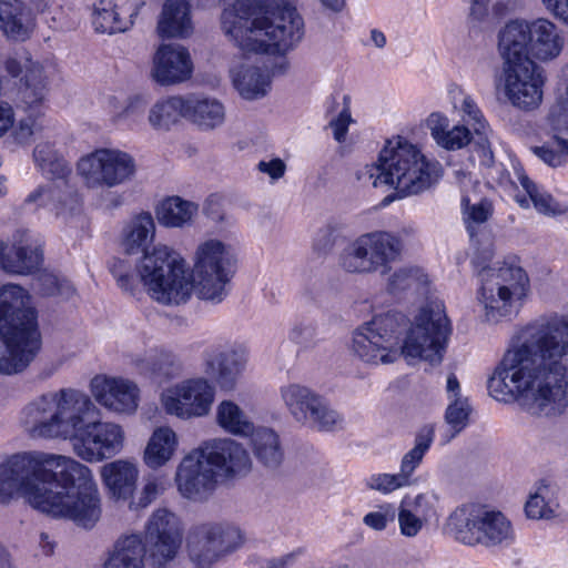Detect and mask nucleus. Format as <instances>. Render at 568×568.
<instances>
[{
  "mask_svg": "<svg viewBox=\"0 0 568 568\" xmlns=\"http://www.w3.org/2000/svg\"><path fill=\"white\" fill-rule=\"evenodd\" d=\"M568 316L550 314L523 326L511 337L488 379L498 402L519 400L531 415L558 417L568 409Z\"/></svg>",
  "mask_w": 568,
  "mask_h": 568,
  "instance_id": "nucleus-1",
  "label": "nucleus"
},
{
  "mask_svg": "<svg viewBox=\"0 0 568 568\" xmlns=\"http://www.w3.org/2000/svg\"><path fill=\"white\" fill-rule=\"evenodd\" d=\"M22 498L32 508L91 529L102 515L92 470L72 457L29 452L0 463V505Z\"/></svg>",
  "mask_w": 568,
  "mask_h": 568,
  "instance_id": "nucleus-2",
  "label": "nucleus"
},
{
  "mask_svg": "<svg viewBox=\"0 0 568 568\" xmlns=\"http://www.w3.org/2000/svg\"><path fill=\"white\" fill-rule=\"evenodd\" d=\"M95 406L81 390L63 388L24 406L21 422L32 438L70 439L74 454L98 463L121 453L125 432L113 422L89 420Z\"/></svg>",
  "mask_w": 568,
  "mask_h": 568,
  "instance_id": "nucleus-3",
  "label": "nucleus"
},
{
  "mask_svg": "<svg viewBox=\"0 0 568 568\" xmlns=\"http://www.w3.org/2000/svg\"><path fill=\"white\" fill-rule=\"evenodd\" d=\"M154 235L152 215L148 212L134 215L122 230V246L128 254L143 253L136 266L138 276L130 264L119 258L110 262V271L123 291L133 293L139 277L154 301L164 305L185 303L192 293L186 263L165 245H156L148 251Z\"/></svg>",
  "mask_w": 568,
  "mask_h": 568,
  "instance_id": "nucleus-4",
  "label": "nucleus"
},
{
  "mask_svg": "<svg viewBox=\"0 0 568 568\" xmlns=\"http://www.w3.org/2000/svg\"><path fill=\"white\" fill-rule=\"evenodd\" d=\"M221 27L243 52L286 53L304 37V20L295 7L262 12L255 0H235L224 8Z\"/></svg>",
  "mask_w": 568,
  "mask_h": 568,
  "instance_id": "nucleus-5",
  "label": "nucleus"
},
{
  "mask_svg": "<svg viewBox=\"0 0 568 568\" xmlns=\"http://www.w3.org/2000/svg\"><path fill=\"white\" fill-rule=\"evenodd\" d=\"M442 176V165L403 136L386 141L376 163L358 170L356 178L374 187L389 185L400 197L418 195L433 187Z\"/></svg>",
  "mask_w": 568,
  "mask_h": 568,
  "instance_id": "nucleus-6",
  "label": "nucleus"
},
{
  "mask_svg": "<svg viewBox=\"0 0 568 568\" xmlns=\"http://www.w3.org/2000/svg\"><path fill=\"white\" fill-rule=\"evenodd\" d=\"M0 339L7 355L0 357V373L22 372L40 348L37 313L29 293L17 284L0 288Z\"/></svg>",
  "mask_w": 568,
  "mask_h": 568,
  "instance_id": "nucleus-7",
  "label": "nucleus"
},
{
  "mask_svg": "<svg viewBox=\"0 0 568 568\" xmlns=\"http://www.w3.org/2000/svg\"><path fill=\"white\" fill-rule=\"evenodd\" d=\"M478 301L483 305L484 320L496 324L516 314L530 292L526 271L517 265L504 264L498 268L481 267Z\"/></svg>",
  "mask_w": 568,
  "mask_h": 568,
  "instance_id": "nucleus-8",
  "label": "nucleus"
},
{
  "mask_svg": "<svg viewBox=\"0 0 568 568\" xmlns=\"http://www.w3.org/2000/svg\"><path fill=\"white\" fill-rule=\"evenodd\" d=\"M565 44L564 30L548 18L513 20L498 33V48L540 62L557 59Z\"/></svg>",
  "mask_w": 568,
  "mask_h": 568,
  "instance_id": "nucleus-9",
  "label": "nucleus"
},
{
  "mask_svg": "<svg viewBox=\"0 0 568 568\" xmlns=\"http://www.w3.org/2000/svg\"><path fill=\"white\" fill-rule=\"evenodd\" d=\"M445 528L457 541L468 546H509L515 539L513 525L503 513L476 505L456 508Z\"/></svg>",
  "mask_w": 568,
  "mask_h": 568,
  "instance_id": "nucleus-10",
  "label": "nucleus"
},
{
  "mask_svg": "<svg viewBox=\"0 0 568 568\" xmlns=\"http://www.w3.org/2000/svg\"><path fill=\"white\" fill-rule=\"evenodd\" d=\"M452 326L444 304L429 302L415 317L403 344L399 343L400 356L407 361L418 359L438 365L444 358Z\"/></svg>",
  "mask_w": 568,
  "mask_h": 568,
  "instance_id": "nucleus-11",
  "label": "nucleus"
},
{
  "mask_svg": "<svg viewBox=\"0 0 568 568\" xmlns=\"http://www.w3.org/2000/svg\"><path fill=\"white\" fill-rule=\"evenodd\" d=\"M405 328L406 318L400 313L376 315L354 331L352 352L367 364L394 363L400 357L399 341Z\"/></svg>",
  "mask_w": 568,
  "mask_h": 568,
  "instance_id": "nucleus-12",
  "label": "nucleus"
},
{
  "mask_svg": "<svg viewBox=\"0 0 568 568\" xmlns=\"http://www.w3.org/2000/svg\"><path fill=\"white\" fill-rule=\"evenodd\" d=\"M503 60L498 88L507 101L525 112L534 111L542 102L545 77L542 69L528 55L498 48Z\"/></svg>",
  "mask_w": 568,
  "mask_h": 568,
  "instance_id": "nucleus-13",
  "label": "nucleus"
},
{
  "mask_svg": "<svg viewBox=\"0 0 568 568\" xmlns=\"http://www.w3.org/2000/svg\"><path fill=\"white\" fill-rule=\"evenodd\" d=\"M235 255L231 245L210 239L202 242L194 256L193 281L186 271V275L195 286L201 300L212 303L222 302L227 295L226 285L232 276V265Z\"/></svg>",
  "mask_w": 568,
  "mask_h": 568,
  "instance_id": "nucleus-14",
  "label": "nucleus"
},
{
  "mask_svg": "<svg viewBox=\"0 0 568 568\" xmlns=\"http://www.w3.org/2000/svg\"><path fill=\"white\" fill-rule=\"evenodd\" d=\"M402 248L400 239L389 232L365 233L343 250L339 265L348 273L386 274L399 258Z\"/></svg>",
  "mask_w": 568,
  "mask_h": 568,
  "instance_id": "nucleus-15",
  "label": "nucleus"
},
{
  "mask_svg": "<svg viewBox=\"0 0 568 568\" xmlns=\"http://www.w3.org/2000/svg\"><path fill=\"white\" fill-rule=\"evenodd\" d=\"M280 398L291 417L298 424L318 432L344 428V417L310 387L288 383L280 387Z\"/></svg>",
  "mask_w": 568,
  "mask_h": 568,
  "instance_id": "nucleus-16",
  "label": "nucleus"
},
{
  "mask_svg": "<svg viewBox=\"0 0 568 568\" xmlns=\"http://www.w3.org/2000/svg\"><path fill=\"white\" fill-rule=\"evenodd\" d=\"M77 172L88 189H113L134 179L136 163L124 151L101 148L81 156Z\"/></svg>",
  "mask_w": 568,
  "mask_h": 568,
  "instance_id": "nucleus-17",
  "label": "nucleus"
},
{
  "mask_svg": "<svg viewBox=\"0 0 568 568\" xmlns=\"http://www.w3.org/2000/svg\"><path fill=\"white\" fill-rule=\"evenodd\" d=\"M242 544L241 530L224 523L194 526L186 538V554L193 568H214Z\"/></svg>",
  "mask_w": 568,
  "mask_h": 568,
  "instance_id": "nucleus-18",
  "label": "nucleus"
},
{
  "mask_svg": "<svg viewBox=\"0 0 568 568\" xmlns=\"http://www.w3.org/2000/svg\"><path fill=\"white\" fill-rule=\"evenodd\" d=\"M7 72L13 78H20L19 104L24 111L43 109L49 94L50 82L55 73L51 61L33 60L28 51L16 53L4 63Z\"/></svg>",
  "mask_w": 568,
  "mask_h": 568,
  "instance_id": "nucleus-19",
  "label": "nucleus"
},
{
  "mask_svg": "<svg viewBox=\"0 0 568 568\" xmlns=\"http://www.w3.org/2000/svg\"><path fill=\"white\" fill-rule=\"evenodd\" d=\"M215 390L204 377L182 381L161 394V404L166 414L181 419L206 416L214 402Z\"/></svg>",
  "mask_w": 568,
  "mask_h": 568,
  "instance_id": "nucleus-20",
  "label": "nucleus"
},
{
  "mask_svg": "<svg viewBox=\"0 0 568 568\" xmlns=\"http://www.w3.org/2000/svg\"><path fill=\"white\" fill-rule=\"evenodd\" d=\"M182 538L183 526L180 518L166 508H159L145 525L144 555H149L152 565L165 566L176 557Z\"/></svg>",
  "mask_w": 568,
  "mask_h": 568,
  "instance_id": "nucleus-21",
  "label": "nucleus"
},
{
  "mask_svg": "<svg viewBox=\"0 0 568 568\" xmlns=\"http://www.w3.org/2000/svg\"><path fill=\"white\" fill-rule=\"evenodd\" d=\"M217 481L201 448L186 455L178 466L175 474L179 493L193 501L206 500L215 490Z\"/></svg>",
  "mask_w": 568,
  "mask_h": 568,
  "instance_id": "nucleus-22",
  "label": "nucleus"
},
{
  "mask_svg": "<svg viewBox=\"0 0 568 568\" xmlns=\"http://www.w3.org/2000/svg\"><path fill=\"white\" fill-rule=\"evenodd\" d=\"M193 70V61L185 47L163 43L152 55L150 78L161 87H173L189 81Z\"/></svg>",
  "mask_w": 568,
  "mask_h": 568,
  "instance_id": "nucleus-23",
  "label": "nucleus"
},
{
  "mask_svg": "<svg viewBox=\"0 0 568 568\" xmlns=\"http://www.w3.org/2000/svg\"><path fill=\"white\" fill-rule=\"evenodd\" d=\"M42 261V243L30 231H17L11 245L0 242V267L7 273L32 274L40 268Z\"/></svg>",
  "mask_w": 568,
  "mask_h": 568,
  "instance_id": "nucleus-24",
  "label": "nucleus"
},
{
  "mask_svg": "<svg viewBox=\"0 0 568 568\" xmlns=\"http://www.w3.org/2000/svg\"><path fill=\"white\" fill-rule=\"evenodd\" d=\"M91 393L101 406L112 413L131 415L139 406L140 389L126 378L97 376L91 382Z\"/></svg>",
  "mask_w": 568,
  "mask_h": 568,
  "instance_id": "nucleus-25",
  "label": "nucleus"
},
{
  "mask_svg": "<svg viewBox=\"0 0 568 568\" xmlns=\"http://www.w3.org/2000/svg\"><path fill=\"white\" fill-rule=\"evenodd\" d=\"M245 352L235 346H217L204 354V373L224 392L234 390L245 368Z\"/></svg>",
  "mask_w": 568,
  "mask_h": 568,
  "instance_id": "nucleus-26",
  "label": "nucleus"
},
{
  "mask_svg": "<svg viewBox=\"0 0 568 568\" xmlns=\"http://www.w3.org/2000/svg\"><path fill=\"white\" fill-rule=\"evenodd\" d=\"M24 204L43 207L58 217L68 219L81 212V199L68 179L51 180L30 192Z\"/></svg>",
  "mask_w": 568,
  "mask_h": 568,
  "instance_id": "nucleus-27",
  "label": "nucleus"
},
{
  "mask_svg": "<svg viewBox=\"0 0 568 568\" xmlns=\"http://www.w3.org/2000/svg\"><path fill=\"white\" fill-rule=\"evenodd\" d=\"M201 450L217 480L244 474L251 467L247 450L233 439H215L206 443Z\"/></svg>",
  "mask_w": 568,
  "mask_h": 568,
  "instance_id": "nucleus-28",
  "label": "nucleus"
},
{
  "mask_svg": "<svg viewBox=\"0 0 568 568\" xmlns=\"http://www.w3.org/2000/svg\"><path fill=\"white\" fill-rule=\"evenodd\" d=\"M438 498L432 491L404 497L396 509L399 531L404 537L414 538L436 515Z\"/></svg>",
  "mask_w": 568,
  "mask_h": 568,
  "instance_id": "nucleus-29",
  "label": "nucleus"
},
{
  "mask_svg": "<svg viewBox=\"0 0 568 568\" xmlns=\"http://www.w3.org/2000/svg\"><path fill=\"white\" fill-rule=\"evenodd\" d=\"M132 364L141 375L159 383L176 378L183 373L181 358L173 352L162 348L135 354L132 357Z\"/></svg>",
  "mask_w": 568,
  "mask_h": 568,
  "instance_id": "nucleus-30",
  "label": "nucleus"
},
{
  "mask_svg": "<svg viewBox=\"0 0 568 568\" xmlns=\"http://www.w3.org/2000/svg\"><path fill=\"white\" fill-rule=\"evenodd\" d=\"M101 478L111 496L128 500L132 497L139 477L136 464L130 459H116L101 467Z\"/></svg>",
  "mask_w": 568,
  "mask_h": 568,
  "instance_id": "nucleus-31",
  "label": "nucleus"
},
{
  "mask_svg": "<svg viewBox=\"0 0 568 568\" xmlns=\"http://www.w3.org/2000/svg\"><path fill=\"white\" fill-rule=\"evenodd\" d=\"M230 73L234 88L245 100L264 98L271 90L272 78L267 69L241 63L234 65Z\"/></svg>",
  "mask_w": 568,
  "mask_h": 568,
  "instance_id": "nucleus-32",
  "label": "nucleus"
},
{
  "mask_svg": "<svg viewBox=\"0 0 568 568\" xmlns=\"http://www.w3.org/2000/svg\"><path fill=\"white\" fill-rule=\"evenodd\" d=\"M161 38H185L193 30L191 6L187 0H165L158 20Z\"/></svg>",
  "mask_w": 568,
  "mask_h": 568,
  "instance_id": "nucleus-33",
  "label": "nucleus"
},
{
  "mask_svg": "<svg viewBox=\"0 0 568 568\" xmlns=\"http://www.w3.org/2000/svg\"><path fill=\"white\" fill-rule=\"evenodd\" d=\"M0 28L13 40H26L32 30L31 10L21 0H0Z\"/></svg>",
  "mask_w": 568,
  "mask_h": 568,
  "instance_id": "nucleus-34",
  "label": "nucleus"
},
{
  "mask_svg": "<svg viewBox=\"0 0 568 568\" xmlns=\"http://www.w3.org/2000/svg\"><path fill=\"white\" fill-rule=\"evenodd\" d=\"M186 119L202 130H214L224 123L225 108L217 99L189 95Z\"/></svg>",
  "mask_w": 568,
  "mask_h": 568,
  "instance_id": "nucleus-35",
  "label": "nucleus"
},
{
  "mask_svg": "<svg viewBox=\"0 0 568 568\" xmlns=\"http://www.w3.org/2000/svg\"><path fill=\"white\" fill-rule=\"evenodd\" d=\"M103 568H144V547L140 535L120 537L113 545Z\"/></svg>",
  "mask_w": 568,
  "mask_h": 568,
  "instance_id": "nucleus-36",
  "label": "nucleus"
},
{
  "mask_svg": "<svg viewBox=\"0 0 568 568\" xmlns=\"http://www.w3.org/2000/svg\"><path fill=\"white\" fill-rule=\"evenodd\" d=\"M178 448L175 432L162 426L151 435L143 454L144 464L152 469H158L170 462Z\"/></svg>",
  "mask_w": 568,
  "mask_h": 568,
  "instance_id": "nucleus-37",
  "label": "nucleus"
},
{
  "mask_svg": "<svg viewBox=\"0 0 568 568\" xmlns=\"http://www.w3.org/2000/svg\"><path fill=\"white\" fill-rule=\"evenodd\" d=\"M251 445L256 459L268 468H276L284 458L280 436L275 430L267 427L254 428L251 433Z\"/></svg>",
  "mask_w": 568,
  "mask_h": 568,
  "instance_id": "nucleus-38",
  "label": "nucleus"
},
{
  "mask_svg": "<svg viewBox=\"0 0 568 568\" xmlns=\"http://www.w3.org/2000/svg\"><path fill=\"white\" fill-rule=\"evenodd\" d=\"M33 161L41 173L51 180H69L72 173L63 154L49 141H41L34 146Z\"/></svg>",
  "mask_w": 568,
  "mask_h": 568,
  "instance_id": "nucleus-39",
  "label": "nucleus"
},
{
  "mask_svg": "<svg viewBox=\"0 0 568 568\" xmlns=\"http://www.w3.org/2000/svg\"><path fill=\"white\" fill-rule=\"evenodd\" d=\"M187 97L173 95L156 101L149 111V123L155 130H169L182 118L186 119Z\"/></svg>",
  "mask_w": 568,
  "mask_h": 568,
  "instance_id": "nucleus-40",
  "label": "nucleus"
},
{
  "mask_svg": "<svg viewBox=\"0 0 568 568\" xmlns=\"http://www.w3.org/2000/svg\"><path fill=\"white\" fill-rule=\"evenodd\" d=\"M435 439V428L427 424L420 427L414 437V446L407 450L400 460L399 473L412 486L414 484L413 475L422 465L424 457L430 449Z\"/></svg>",
  "mask_w": 568,
  "mask_h": 568,
  "instance_id": "nucleus-41",
  "label": "nucleus"
},
{
  "mask_svg": "<svg viewBox=\"0 0 568 568\" xmlns=\"http://www.w3.org/2000/svg\"><path fill=\"white\" fill-rule=\"evenodd\" d=\"M217 425L226 433L246 437L254 430V423L248 414L231 399L222 400L216 406Z\"/></svg>",
  "mask_w": 568,
  "mask_h": 568,
  "instance_id": "nucleus-42",
  "label": "nucleus"
},
{
  "mask_svg": "<svg viewBox=\"0 0 568 568\" xmlns=\"http://www.w3.org/2000/svg\"><path fill=\"white\" fill-rule=\"evenodd\" d=\"M197 213V205L179 196L163 200L156 209L159 222L169 227H182L189 224Z\"/></svg>",
  "mask_w": 568,
  "mask_h": 568,
  "instance_id": "nucleus-43",
  "label": "nucleus"
},
{
  "mask_svg": "<svg viewBox=\"0 0 568 568\" xmlns=\"http://www.w3.org/2000/svg\"><path fill=\"white\" fill-rule=\"evenodd\" d=\"M453 106L462 114L464 125L471 126L475 134L490 133V128L475 99L458 90L453 95Z\"/></svg>",
  "mask_w": 568,
  "mask_h": 568,
  "instance_id": "nucleus-44",
  "label": "nucleus"
},
{
  "mask_svg": "<svg viewBox=\"0 0 568 568\" xmlns=\"http://www.w3.org/2000/svg\"><path fill=\"white\" fill-rule=\"evenodd\" d=\"M519 183L529 195L535 209L545 215H558L566 212V209L560 205L549 193L540 190L527 175L524 173L518 176Z\"/></svg>",
  "mask_w": 568,
  "mask_h": 568,
  "instance_id": "nucleus-45",
  "label": "nucleus"
},
{
  "mask_svg": "<svg viewBox=\"0 0 568 568\" xmlns=\"http://www.w3.org/2000/svg\"><path fill=\"white\" fill-rule=\"evenodd\" d=\"M427 282L426 275L418 267L405 266L395 271L388 278V288L392 293H399L410 288H419Z\"/></svg>",
  "mask_w": 568,
  "mask_h": 568,
  "instance_id": "nucleus-46",
  "label": "nucleus"
},
{
  "mask_svg": "<svg viewBox=\"0 0 568 568\" xmlns=\"http://www.w3.org/2000/svg\"><path fill=\"white\" fill-rule=\"evenodd\" d=\"M102 4L115 12L121 31L125 32L134 24V19L144 2L142 0H102Z\"/></svg>",
  "mask_w": 568,
  "mask_h": 568,
  "instance_id": "nucleus-47",
  "label": "nucleus"
},
{
  "mask_svg": "<svg viewBox=\"0 0 568 568\" xmlns=\"http://www.w3.org/2000/svg\"><path fill=\"white\" fill-rule=\"evenodd\" d=\"M550 490L548 486H540L526 501L525 511L531 519H549L555 516L552 504L548 500Z\"/></svg>",
  "mask_w": 568,
  "mask_h": 568,
  "instance_id": "nucleus-48",
  "label": "nucleus"
},
{
  "mask_svg": "<svg viewBox=\"0 0 568 568\" xmlns=\"http://www.w3.org/2000/svg\"><path fill=\"white\" fill-rule=\"evenodd\" d=\"M532 152L549 166H560L568 161V140L556 136L552 145L535 146Z\"/></svg>",
  "mask_w": 568,
  "mask_h": 568,
  "instance_id": "nucleus-49",
  "label": "nucleus"
},
{
  "mask_svg": "<svg viewBox=\"0 0 568 568\" xmlns=\"http://www.w3.org/2000/svg\"><path fill=\"white\" fill-rule=\"evenodd\" d=\"M26 112L27 115L21 118L16 126L11 128L13 129L14 140L20 144L28 143L31 140V138L36 133L40 132L43 128V109H39V113L36 111Z\"/></svg>",
  "mask_w": 568,
  "mask_h": 568,
  "instance_id": "nucleus-50",
  "label": "nucleus"
},
{
  "mask_svg": "<svg viewBox=\"0 0 568 568\" xmlns=\"http://www.w3.org/2000/svg\"><path fill=\"white\" fill-rule=\"evenodd\" d=\"M365 485L367 488L376 490L383 495H387L397 489L409 486L399 471L397 474H372L365 479Z\"/></svg>",
  "mask_w": 568,
  "mask_h": 568,
  "instance_id": "nucleus-51",
  "label": "nucleus"
},
{
  "mask_svg": "<svg viewBox=\"0 0 568 568\" xmlns=\"http://www.w3.org/2000/svg\"><path fill=\"white\" fill-rule=\"evenodd\" d=\"M396 508L393 504L384 503L378 505L375 510L367 513L363 517V524L368 528L382 531L395 521Z\"/></svg>",
  "mask_w": 568,
  "mask_h": 568,
  "instance_id": "nucleus-52",
  "label": "nucleus"
},
{
  "mask_svg": "<svg viewBox=\"0 0 568 568\" xmlns=\"http://www.w3.org/2000/svg\"><path fill=\"white\" fill-rule=\"evenodd\" d=\"M471 412L467 398L457 397L450 403L446 410V422L454 428L455 434L464 429Z\"/></svg>",
  "mask_w": 568,
  "mask_h": 568,
  "instance_id": "nucleus-53",
  "label": "nucleus"
},
{
  "mask_svg": "<svg viewBox=\"0 0 568 568\" xmlns=\"http://www.w3.org/2000/svg\"><path fill=\"white\" fill-rule=\"evenodd\" d=\"M92 23L98 32L110 34L122 32L115 12L104 7L102 0L94 4Z\"/></svg>",
  "mask_w": 568,
  "mask_h": 568,
  "instance_id": "nucleus-54",
  "label": "nucleus"
},
{
  "mask_svg": "<svg viewBox=\"0 0 568 568\" xmlns=\"http://www.w3.org/2000/svg\"><path fill=\"white\" fill-rule=\"evenodd\" d=\"M493 213V205L488 200H480L471 204L466 210V226L471 241L475 240L477 231L476 225L485 223Z\"/></svg>",
  "mask_w": 568,
  "mask_h": 568,
  "instance_id": "nucleus-55",
  "label": "nucleus"
},
{
  "mask_svg": "<svg viewBox=\"0 0 568 568\" xmlns=\"http://www.w3.org/2000/svg\"><path fill=\"white\" fill-rule=\"evenodd\" d=\"M470 142L471 132L469 128L464 124H456L446 131L444 136L437 142V145L447 151H456L468 145Z\"/></svg>",
  "mask_w": 568,
  "mask_h": 568,
  "instance_id": "nucleus-56",
  "label": "nucleus"
},
{
  "mask_svg": "<svg viewBox=\"0 0 568 568\" xmlns=\"http://www.w3.org/2000/svg\"><path fill=\"white\" fill-rule=\"evenodd\" d=\"M353 122L351 114V98L349 95L343 97V109L338 115L329 121V126L333 130L334 139L342 143L346 139L348 126Z\"/></svg>",
  "mask_w": 568,
  "mask_h": 568,
  "instance_id": "nucleus-57",
  "label": "nucleus"
},
{
  "mask_svg": "<svg viewBox=\"0 0 568 568\" xmlns=\"http://www.w3.org/2000/svg\"><path fill=\"white\" fill-rule=\"evenodd\" d=\"M547 120L554 130L568 129V85L566 92L558 98L556 104L550 109Z\"/></svg>",
  "mask_w": 568,
  "mask_h": 568,
  "instance_id": "nucleus-58",
  "label": "nucleus"
},
{
  "mask_svg": "<svg viewBox=\"0 0 568 568\" xmlns=\"http://www.w3.org/2000/svg\"><path fill=\"white\" fill-rule=\"evenodd\" d=\"M488 135L489 133L476 134L477 139L474 142L470 155L471 160H477L479 165L484 168H490L495 162Z\"/></svg>",
  "mask_w": 568,
  "mask_h": 568,
  "instance_id": "nucleus-59",
  "label": "nucleus"
},
{
  "mask_svg": "<svg viewBox=\"0 0 568 568\" xmlns=\"http://www.w3.org/2000/svg\"><path fill=\"white\" fill-rule=\"evenodd\" d=\"M41 291L44 295H61L69 297L73 293V287L68 281H59L52 274H43L40 277Z\"/></svg>",
  "mask_w": 568,
  "mask_h": 568,
  "instance_id": "nucleus-60",
  "label": "nucleus"
},
{
  "mask_svg": "<svg viewBox=\"0 0 568 568\" xmlns=\"http://www.w3.org/2000/svg\"><path fill=\"white\" fill-rule=\"evenodd\" d=\"M162 490L163 487L161 486V483L156 478H150L144 484L138 501H132L131 505L134 508H145L158 498Z\"/></svg>",
  "mask_w": 568,
  "mask_h": 568,
  "instance_id": "nucleus-61",
  "label": "nucleus"
},
{
  "mask_svg": "<svg viewBox=\"0 0 568 568\" xmlns=\"http://www.w3.org/2000/svg\"><path fill=\"white\" fill-rule=\"evenodd\" d=\"M426 126L429 130L432 138L437 143L450 128V122L445 114L440 112H433L426 119Z\"/></svg>",
  "mask_w": 568,
  "mask_h": 568,
  "instance_id": "nucleus-62",
  "label": "nucleus"
},
{
  "mask_svg": "<svg viewBox=\"0 0 568 568\" xmlns=\"http://www.w3.org/2000/svg\"><path fill=\"white\" fill-rule=\"evenodd\" d=\"M305 554H306L305 547H297V548L293 549L291 552H287L277 558L270 559L266 562L265 568H291Z\"/></svg>",
  "mask_w": 568,
  "mask_h": 568,
  "instance_id": "nucleus-63",
  "label": "nucleus"
},
{
  "mask_svg": "<svg viewBox=\"0 0 568 568\" xmlns=\"http://www.w3.org/2000/svg\"><path fill=\"white\" fill-rule=\"evenodd\" d=\"M540 2L555 19L568 27V0H540Z\"/></svg>",
  "mask_w": 568,
  "mask_h": 568,
  "instance_id": "nucleus-64",
  "label": "nucleus"
}]
</instances>
